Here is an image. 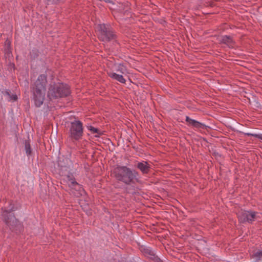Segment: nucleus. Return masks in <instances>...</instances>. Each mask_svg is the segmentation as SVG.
I'll return each instance as SVG.
<instances>
[{
	"instance_id": "obj_1",
	"label": "nucleus",
	"mask_w": 262,
	"mask_h": 262,
	"mask_svg": "<svg viewBox=\"0 0 262 262\" xmlns=\"http://www.w3.org/2000/svg\"><path fill=\"white\" fill-rule=\"evenodd\" d=\"M112 176L119 182L126 185L135 184H142V181L139 177V172L126 166L117 165L112 171Z\"/></svg>"
},
{
	"instance_id": "obj_2",
	"label": "nucleus",
	"mask_w": 262,
	"mask_h": 262,
	"mask_svg": "<svg viewBox=\"0 0 262 262\" xmlns=\"http://www.w3.org/2000/svg\"><path fill=\"white\" fill-rule=\"evenodd\" d=\"M47 83V74H42L39 75L36 81L31 85L32 99L36 107H40L43 103Z\"/></svg>"
},
{
	"instance_id": "obj_3",
	"label": "nucleus",
	"mask_w": 262,
	"mask_h": 262,
	"mask_svg": "<svg viewBox=\"0 0 262 262\" xmlns=\"http://www.w3.org/2000/svg\"><path fill=\"white\" fill-rule=\"evenodd\" d=\"M15 210L14 205L11 203L9 208L7 209H4L3 208H2L3 211L2 215L4 222L9 227L10 230L18 234L23 230L24 227L21 223L16 219L14 213L12 212Z\"/></svg>"
},
{
	"instance_id": "obj_4",
	"label": "nucleus",
	"mask_w": 262,
	"mask_h": 262,
	"mask_svg": "<svg viewBox=\"0 0 262 262\" xmlns=\"http://www.w3.org/2000/svg\"><path fill=\"white\" fill-rule=\"evenodd\" d=\"M70 86L63 82H51L48 89L47 96L50 100L65 98L71 94Z\"/></svg>"
},
{
	"instance_id": "obj_5",
	"label": "nucleus",
	"mask_w": 262,
	"mask_h": 262,
	"mask_svg": "<svg viewBox=\"0 0 262 262\" xmlns=\"http://www.w3.org/2000/svg\"><path fill=\"white\" fill-rule=\"evenodd\" d=\"M98 39L104 42H117V35L114 29L108 24H99L97 27Z\"/></svg>"
},
{
	"instance_id": "obj_6",
	"label": "nucleus",
	"mask_w": 262,
	"mask_h": 262,
	"mask_svg": "<svg viewBox=\"0 0 262 262\" xmlns=\"http://www.w3.org/2000/svg\"><path fill=\"white\" fill-rule=\"evenodd\" d=\"M69 138L72 141H77L82 139L83 134V123L80 120L71 122L68 132Z\"/></svg>"
},
{
	"instance_id": "obj_7",
	"label": "nucleus",
	"mask_w": 262,
	"mask_h": 262,
	"mask_svg": "<svg viewBox=\"0 0 262 262\" xmlns=\"http://www.w3.org/2000/svg\"><path fill=\"white\" fill-rule=\"evenodd\" d=\"M257 212L252 211H242L238 214V219L240 223L248 222L252 223L256 219Z\"/></svg>"
},
{
	"instance_id": "obj_8",
	"label": "nucleus",
	"mask_w": 262,
	"mask_h": 262,
	"mask_svg": "<svg viewBox=\"0 0 262 262\" xmlns=\"http://www.w3.org/2000/svg\"><path fill=\"white\" fill-rule=\"evenodd\" d=\"M135 167L139 169L143 175L149 174L152 169L151 165L145 161L141 162H137L135 164Z\"/></svg>"
},
{
	"instance_id": "obj_9",
	"label": "nucleus",
	"mask_w": 262,
	"mask_h": 262,
	"mask_svg": "<svg viewBox=\"0 0 262 262\" xmlns=\"http://www.w3.org/2000/svg\"><path fill=\"white\" fill-rule=\"evenodd\" d=\"M185 121L187 123L188 126H191L197 129H203L207 130H208L209 129H210L209 126H207L205 124L195 120L192 119L188 116H186Z\"/></svg>"
},
{
	"instance_id": "obj_10",
	"label": "nucleus",
	"mask_w": 262,
	"mask_h": 262,
	"mask_svg": "<svg viewBox=\"0 0 262 262\" xmlns=\"http://www.w3.org/2000/svg\"><path fill=\"white\" fill-rule=\"evenodd\" d=\"M219 43L220 44L226 45L230 48H233V46L235 44V42L233 40V37L229 35L222 36L221 38L219 39Z\"/></svg>"
},
{
	"instance_id": "obj_11",
	"label": "nucleus",
	"mask_w": 262,
	"mask_h": 262,
	"mask_svg": "<svg viewBox=\"0 0 262 262\" xmlns=\"http://www.w3.org/2000/svg\"><path fill=\"white\" fill-rule=\"evenodd\" d=\"M130 4L128 2L123 4H119L118 10L120 13L123 12L124 15L126 14L127 15L131 16L130 12L129 11V9H130Z\"/></svg>"
},
{
	"instance_id": "obj_12",
	"label": "nucleus",
	"mask_w": 262,
	"mask_h": 262,
	"mask_svg": "<svg viewBox=\"0 0 262 262\" xmlns=\"http://www.w3.org/2000/svg\"><path fill=\"white\" fill-rule=\"evenodd\" d=\"M4 52L6 58H9L10 56L12 55L11 42L8 39L5 42Z\"/></svg>"
},
{
	"instance_id": "obj_13",
	"label": "nucleus",
	"mask_w": 262,
	"mask_h": 262,
	"mask_svg": "<svg viewBox=\"0 0 262 262\" xmlns=\"http://www.w3.org/2000/svg\"><path fill=\"white\" fill-rule=\"evenodd\" d=\"M140 251L145 256L151 259V257H154L156 255L149 247H140Z\"/></svg>"
},
{
	"instance_id": "obj_14",
	"label": "nucleus",
	"mask_w": 262,
	"mask_h": 262,
	"mask_svg": "<svg viewBox=\"0 0 262 262\" xmlns=\"http://www.w3.org/2000/svg\"><path fill=\"white\" fill-rule=\"evenodd\" d=\"M241 129L242 130L238 131L239 133L244 134L245 135L248 136L249 137L253 136L259 139L262 140V134H256L255 133V131H253V133H249L247 129L243 127H242Z\"/></svg>"
},
{
	"instance_id": "obj_15",
	"label": "nucleus",
	"mask_w": 262,
	"mask_h": 262,
	"mask_svg": "<svg viewBox=\"0 0 262 262\" xmlns=\"http://www.w3.org/2000/svg\"><path fill=\"white\" fill-rule=\"evenodd\" d=\"M109 76L112 78L115 79L117 80L118 81L122 83H125L126 80L124 78L123 76L121 75L117 74L115 73H112L109 74Z\"/></svg>"
},
{
	"instance_id": "obj_16",
	"label": "nucleus",
	"mask_w": 262,
	"mask_h": 262,
	"mask_svg": "<svg viewBox=\"0 0 262 262\" xmlns=\"http://www.w3.org/2000/svg\"><path fill=\"white\" fill-rule=\"evenodd\" d=\"M25 144V150L26 151V153L28 156H30L32 155V150L30 145V142L29 139L25 140L24 142Z\"/></svg>"
},
{
	"instance_id": "obj_17",
	"label": "nucleus",
	"mask_w": 262,
	"mask_h": 262,
	"mask_svg": "<svg viewBox=\"0 0 262 262\" xmlns=\"http://www.w3.org/2000/svg\"><path fill=\"white\" fill-rule=\"evenodd\" d=\"M39 51L36 48H33L29 53V56L31 60H35L37 59L39 55Z\"/></svg>"
},
{
	"instance_id": "obj_18",
	"label": "nucleus",
	"mask_w": 262,
	"mask_h": 262,
	"mask_svg": "<svg viewBox=\"0 0 262 262\" xmlns=\"http://www.w3.org/2000/svg\"><path fill=\"white\" fill-rule=\"evenodd\" d=\"M88 129L91 131L92 134H97V135H95V137H98L102 135L103 133L98 128H95L91 125L88 126Z\"/></svg>"
},
{
	"instance_id": "obj_19",
	"label": "nucleus",
	"mask_w": 262,
	"mask_h": 262,
	"mask_svg": "<svg viewBox=\"0 0 262 262\" xmlns=\"http://www.w3.org/2000/svg\"><path fill=\"white\" fill-rule=\"evenodd\" d=\"M5 94L6 95H8L9 96L11 100H13L14 101H16L18 99L17 98V96L16 95V94H11V92L9 90H6L5 91Z\"/></svg>"
},
{
	"instance_id": "obj_20",
	"label": "nucleus",
	"mask_w": 262,
	"mask_h": 262,
	"mask_svg": "<svg viewBox=\"0 0 262 262\" xmlns=\"http://www.w3.org/2000/svg\"><path fill=\"white\" fill-rule=\"evenodd\" d=\"M8 70L9 71H14L15 69V64L13 62H11V61H9V62L8 63Z\"/></svg>"
},
{
	"instance_id": "obj_21",
	"label": "nucleus",
	"mask_w": 262,
	"mask_h": 262,
	"mask_svg": "<svg viewBox=\"0 0 262 262\" xmlns=\"http://www.w3.org/2000/svg\"><path fill=\"white\" fill-rule=\"evenodd\" d=\"M65 176L69 182L71 181L75 178L73 174L71 172H68V173Z\"/></svg>"
},
{
	"instance_id": "obj_22",
	"label": "nucleus",
	"mask_w": 262,
	"mask_h": 262,
	"mask_svg": "<svg viewBox=\"0 0 262 262\" xmlns=\"http://www.w3.org/2000/svg\"><path fill=\"white\" fill-rule=\"evenodd\" d=\"M48 2L51 3L52 4L57 5L60 3L63 0H47Z\"/></svg>"
},
{
	"instance_id": "obj_23",
	"label": "nucleus",
	"mask_w": 262,
	"mask_h": 262,
	"mask_svg": "<svg viewBox=\"0 0 262 262\" xmlns=\"http://www.w3.org/2000/svg\"><path fill=\"white\" fill-rule=\"evenodd\" d=\"M70 184H69V186L72 188L74 187L75 185H76L78 183L76 181L75 179L74 178L73 180H72L71 181H70Z\"/></svg>"
},
{
	"instance_id": "obj_24",
	"label": "nucleus",
	"mask_w": 262,
	"mask_h": 262,
	"mask_svg": "<svg viewBox=\"0 0 262 262\" xmlns=\"http://www.w3.org/2000/svg\"><path fill=\"white\" fill-rule=\"evenodd\" d=\"M151 259L154 260L155 262H162L161 259L156 255L154 257H151Z\"/></svg>"
},
{
	"instance_id": "obj_25",
	"label": "nucleus",
	"mask_w": 262,
	"mask_h": 262,
	"mask_svg": "<svg viewBox=\"0 0 262 262\" xmlns=\"http://www.w3.org/2000/svg\"><path fill=\"white\" fill-rule=\"evenodd\" d=\"M72 189H74L77 191H80L81 189H82V188L81 185L78 183L76 185L73 187Z\"/></svg>"
},
{
	"instance_id": "obj_26",
	"label": "nucleus",
	"mask_w": 262,
	"mask_h": 262,
	"mask_svg": "<svg viewBox=\"0 0 262 262\" xmlns=\"http://www.w3.org/2000/svg\"><path fill=\"white\" fill-rule=\"evenodd\" d=\"M254 255L255 257L260 258L262 256V250L255 252Z\"/></svg>"
},
{
	"instance_id": "obj_27",
	"label": "nucleus",
	"mask_w": 262,
	"mask_h": 262,
	"mask_svg": "<svg viewBox=\"0 0 262 262\" xmlns=\"http://www.w3.org/2000/svg\"><path fill=\"white\" fill-rule=\"evenodd\" d=\"M205 5L206 7L209 6L211 7H213L214 6V4L213 2H209V3H206V4H205Z\"/></svg>"
},
{
	"instance_id": "obj_28",
	"label": "nucleus",
	"mask_w": 262,
	"mask_h": 262,
	"mask_svg": "<svg viewBox=\"0 0 262 262\" xmlns=\"http://www.w3.org/2000/svg\"><path fill=\"white\" fill-rule=\"evenodd\" d=\"M102 1H104L106 3H112L113 4H114L113 0H103Z\"/></svg>"
},
{
	"instance_id": "obj_29",
	"label": "nucleus",
	"mask_w": 262,
	"mask_h": 262,
	"mask_svg": "<svg viewBox=\"0 0 262 262\" xmlns=\"http://www.w3.org/2000/svg\"><path fill=\"white\" fill-rule=\"evenodd\" d=\"M122 67H123V66H122V67H119V69H118V71H120L121 72H122V73H123Z\"/></svg>"
},
{
	"instance_id": "obj_30",
	"label": "nucleus",
	"mask_w": 262,
	"mask_h": 262,
	"mask_svg": "<svg viewBox=\"0 0 262 262\" xmlns=\"http://www.w3.org/2000/svg\"><path fill=\"white\" fill-rule=\"evenodd\" d=\"M165 248L166 251H168V250H170V247H165Z\"/></svg>"
},
{
	"instance_id": "obj_31",
	"label": "nucleus",
	"mask_w": 262,
	"mask_h": 262,
	"mask_svg": "<svg viewBox=\"0 0 262 262\" xmlns=\"http://www.w3.org/2000/svg\"><path fill=\"white\" fill-rule=\"evenodd\" d=\"M66 161L68 162L69 161H70L68 159H66Z\"/></svg>"
},
{
	"instance_id": "obj_32",
	"label": "nucleus",
	"mask_w": 262,
	"mask_h": 262,
	"mask_svg": "<svg viewBox=\"0 0 262 262\" xmlns=\"http://www.w3.org/2000/svg\"><path fill=\"white\" fill-rule=\"evenodd\" d=\"M214 154L215 155H218V153H216V154L215 152H214Z\"/></svg>"
},
{
	"instance_id": "obj_33",
	"label": "nucleus",
	"mask_w": 262,
	"mask_h": 262,
	"mask_svg": "<svg viewBox=\"0 0 262 262\" xmlns=\"http://www.w3.org/2000/svg\"><path fill=\"white\" fill-rule=\"evenodd\" d=\"M63 166H64V167H66V165H61V167H63Z\"/></svg>"
}]
</instances>
